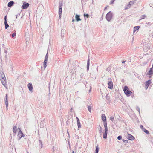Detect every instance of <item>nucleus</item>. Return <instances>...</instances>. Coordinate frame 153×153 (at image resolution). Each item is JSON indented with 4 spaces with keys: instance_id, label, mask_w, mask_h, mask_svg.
I'll return each instance as SVG.
<instances>
[{
    "instance_id": "nucleus-1",
    "label": "nucleus",
    "mask_w": 153,
    "mask_h": 153,
    "mask_svg": "<svg viewBox=\"0 0 153 153\" xmlns=\"http://www.w3.org/2000/svg\"><path fill=\"white\" fill-rule=\"evenodd\" d=\"M0 74L1 79V82L2 84L3 85L7 88V85L6 84V78L4 73L2 72H0Z\"/></svg>"
},
{
    "instance_id": "nucleus-2",
    "label": "nucleus",
    "mask_w": 153,
    "mask_h": 153,
    "mask_svg": "<svg viewBox=\"0 0 153 153\" xmlns=\"http://www.w3.org/2000/svg\"><path fill=\"white\" fill-rule=\"evenodd\" d=\"M125 94L128 97H129L131 95L132 92L130 91L128 87L127 86H125L123 89Z\"/></svg>"
},
{
    "instance_id": "nucleus-3",
    "label": "nucleus",
    "mask_w": 153,
    "mask_h": 153,
    "mask_svg": "<svg viewBox=\"0 0 153 153\" xmlns=\"http://www.w3.org/2000/svg\"><path fill=\"white\" fill-rule=\"evenodd\" d=\"M112 17V13L111 12L109 11L108 12L106 15V18L107 20L109 22L111 20Z\"/></svg>"
},
{
    "instance_id": "nucleus-4",
    "label": "nucleus",
    "mask_w": 153,
    "mask_h": 153,
    "mask_svg": "<svg viewBox=\"0 0 153 153\" xmlns=\"http://www.w3.org/2000/svg\"><path fill=\"white\" fill-rule=\"evenodd\" d=\"M19 130V132H18V136L19 137V140H20L22 137H23L24 136V134H23V133L22 132V131H21L20 128H18L17 130Z\"/></svg>"
},
{
    "instance_id": "nucleus-5",
    "label": "nucleus",
    "mask_w": 153,
    "mask_h": 153,
    "mask_svg": "<svg viewBox=\"0 0 153 153\" xmlns=\"http://www.w3.org/2000/svg\"><path fill=\"white\" fill-rule=\"evenodd\" d=\"M29 5V4L28 3L24 2L23 5L21 7V8L22 9H26L27 8Z\"/></svg>"
},
{
    "instance_id": "nucleus-6",
    "label": "nucleus",
    "mask_w": 153,
    "mask_h": 153,
    "mask_svg": "<svg viewBox=\"0 0 153 153\" xmlns=\"http://www.w3.org/2000/svg\"><path fill=\"white\" fill-rule=\"evenodd\" d=\"M62 2L61 1H60L59 2V13H60L61 12H62Z\"/></svg>"
},
{
    "instance_id": "nucleus-7",
    "label": "nucleus",
    "mask_w": 153,
    "mask_h": 153,
    "mask_svg": "<svg viewBox=\"0 0 153 153\" xmlns=\"http://www.w3.org/2000/svg\"><path fill=\"white\" fill-rule=\"evenodd\" d=\"M27 86L29 90L31 92H33V88L31 83H29L27 85Z\"/></svg>"
},
{
    "instance_id": "nucleus-8",
    "label": "nucleus",
    "mask_w": 153,
    "mask_h": 153,
    "mask_svg": "<svg viewBox=\"0 0 153 153\" xmlns=\"http://www.w3.org/2000/svg\"><path fill=\"white\" fill-rule=\"evenodd\" d=\"M108 87L110 89H112L113 88V84L112 81H109L108 82Z\"/></svg>"
},
{
    "instance_id": "nucleus-9",
    "label": "nucleus",
    "mask_w": 153,
    "mask_h": 153,
    "mask_svg": "<svg viewBox=\"0 0 153 153\" xmlns=\"http://www.w3.org/2000/svg\"><path fill=\"white\" fill-rule=\"evenodd\" d=\"M101 117L102 119L104 122V123H105V122L107 123V122L106 121V117L104 114H102Z\"/></svg>"
},
{
    "instance_id": "nucleus-10",
    "label": "nucleus",
    "mask_w": 153,
    "mask_h": 153,
    "mask_svg": "<svg viewBox=\"0 0 153 153\" xmlns=\"http://www.w3.org/2000/svg\"><path fill=\"white\" fill-rule=\"evenodd\" d=\"M127 138L130 140H133L135 139L134 137L132 135L128 134V136H127Z\"/></svg>"
},
{
    "instance_id": "nucleus-11",
    "label": "nucleus",
    "mask_w": 153,
    "mask_h": 153,
    "mask_svg": "<svg viewBox=\"0 0 153 153\" xmlns=\"http://www.w3.org/2000/svg\"><path fill=\"white\" fill-rule=\"evenodd\" d=\"M151 80L150 79L149 80H148L146 82L145 86L146 87H147L146 89H147L148 88L150 84L151 83Z\"/></svg>"
},
{
    "instance_id": "nucleus-12",
    "label": "nucleus",
    "mask_w": 153,
    "mask_h": 153,
    "mask_svg": "<svg viewBox=\"0 0 153 153\" xmlns=\"http://www.w3.org/2000/svg\"><path fill=\"white\" fill-rule=\"evenodd\" d=\"M5 105L6 108H7L8 106V102L7 99V94H6L5 96Z\"/></svg>"
},
{
    "instance_id": "nucleus-13",
    "label": "nucleus",
    "mask_w": 153,
    "mask_h": 153,
    "mask_svg": "<svg viewBox=\"0 0 153 153\" xmlns=\"http://www.w3.org/2000/svg\"><path fill=\"white\" fill-rule=\"evenodd\" d=\"M153 74V68L152 67L150 69L149 71L147 73V74L150 75H152Z\"/></svg>"
},
{
    "instance_id": "nucleus-14",
    "label": "nucleus",
    "mask_w": 153,
    "mask_h": 153,
    "mask_svg": "<svg viewBox=\"0 0 153 153\" xmlns=\"http://www.w3.org/2000/svg\"><path fill=\"white\" fill-rule=\"evenodd\" d=\"M75 19L76 20L77 22H78L79 21H81V19L80 18V16L79 15L76 14L75 16Z\"/></svg>"
},
{
    "instance_id": "nucleus-15",
    "label": "nucleus",
    "mask_w": 153,
    "mask_h": 153,
    "mask_svg": "<svg viewBox=\"0 0 153 153\" xmlns=\"http://www.w3.org/2000/svg\"><path fill=\"white\" fill-rule=\"evenodd\" d=\"M104 126L105 127V131L108 132V129L107 126V123L105 122L103 123Z\"/></svg>"
},
{
    "instance_id": "nucleus-16",
    "label": "nucleus",
    "mask_w": 153,
    "mask_h": 153,
    "mask_svg": "<svg viewBox=\"0 0 153 153\" xmlns=\"http://www.w3.org/2000/svg\"><path fill=\"white\" fill-rule=\"evenodd\" d=\"M90 65V59L88 58L87 60V70L88 71L89 69Z\"/></svg>"
},
{
    "instance_id": "nucleus-17",
    "label": "nucleus",
    "mask_w": 153,
    "mask_h": 153,
    "mask_svg": "<svg viewBox=\"0 0 153 153\" xmlns=\"http://www.w3.org/2000/svg\"><path fill=\"white\" fill-rule=\"evenodd\" d=\"M14 1H11L9 2L8 3L7 6L9 7H11L14 4Z\"/></svg>"
},
{
    "instance_id": "nucleus-18",
    "label": "nucleus",
    "mask_w": 153,
    "mask_h": 153,
    "mask_svg": "<svg viewBox=\"0 0 153 153\" xmlns=\"http://www.w3.org/2000/svg\"><path fill=\"white\" fill-rule=\"evenodd\" d=\"M140 26H137L134 27L133 30L134 32H135L136 31L138 30L140 28Z\"/></svg>"
},
{
    "instance_id": "nucleus-19",
    "label": "nucleus",
    "mask_w": 153,
    "mask_h": 153,
    "mask_svg": "<svg viewBox=\"0 0 153 153\" xmlns=\"http://www.w3.org/2000/svg\"><path fill=\"white\" fill-rule=\"evenodd\" d=\"M48 60H44V62H43V66L44 69H45L47 66V63Z\"/></svg>"
},
{
    "instance_id": "nucleus-20",
    "label": "nucleus",
    "mask_w": 153,
    "mask_h": 153,
    "mask_svg": "<svg viewBox=\"0 0 153 153\" xmlns=\"http://www.w3.org/2000/svg\"><path fill=\"white\" fill-rule=\"evenodd\" d=\"M108 132L105 131L103 134V138L104 139H106L107 138V134Z\"/></svg>"
},
{
    "instance_id": "nucleus-21",
    "label": "nucleus",
    "mask_w": 153,
    "mask_h": 153,
    "mask_svg": "<svg viewBox=\"0 0 153 153\" xmlns=\"http://www.w3.org/2000/svg\"><path fill=\"white\" fill-rule=\"evenodd\" d=\"M4 25L6 29H7L9 27V25L7 22H4Z\"/></svg>"
},
{
    "instance_id": "nucleus-22",
    "label": "nucleus",
    "mask_w": 153,
    "mask_h": 153,
    "mask_svg": "<svg viewBox=\"0 0 153 153\" xmlns=\"http://www.w3.org/2000/svg\"><path fill=\"white\" fill-rule=\"evenodd\" d=\"M136 1V0H134V1H131L130 2H129V4L131 6L133 5Z\"/></svg>"
},
{
    "instance_id": "nucleus-23",
    "label": "nucleus",
    "mask_w": 153,
    "mask_h": 153,
    "mask_svg": "<svg viewBox=\"0 0 153 153\" xmlns=\"http://www.w3.org/2000/svg\"><path fill=\"white\" fill-rule=\"evenodd\" d=\"M17 130V126H14L13 128V132L15 134L16 132V131Z\"/></svg>"
},
{
    "instance_id": "nucleus-24",
    "label": "nucleus",
    "mask_w": 153,
    "mask_h": 153,
    "mask_svg": "<svg viewBox=\"0 0 153 153\" xmlns=\"http://www.w3.org/2000/svg\"><path fill=\"white\" fill-rule=\"evenodd\" d=\"M40 137L39 138V145H41V148H42L43 147V144H42V141L40 139Z\"/></svg>"
},
{
    "instance_id": "nucleus-25",
    "label": "nucleus",
    "mask_w": 153,
    "mask_h": 153,
    "mask_svg": "<svg viewBox=\"0 0 153 153\" xmlns=\"http://www.w3.org/2000/svg\"><path fill=\"white\" fill-rule=\"evenodd\" d=\"M142 130L144 131V132L146 133L147 134H149V131L145 128H142Z\"/></svg>"
},
{
    "instance_id": "nucleus-26",
    "label": "nucleus",
    "mask_w": 153,
    "mask_h": 153,
    "mask_svg": "<svg viewBox=\"0 0 153 153\" xmlns=\"http://www.w3.org/2000/svg\"><path fill=\"white\" fill-rule=\"evenodd\" d=\"M77 126H78V128H80L81 127V125L80 124V123L79 120V121H77Z\"/></svg>"
},
{
    "instance_id": "nucleus-27",
    "label": "nucleus",
    "mask_w": 153,
    "mask_h": 153,
    "mask_svg": "<svg viewBox=\"0 0 153 153\" xmlns=\"http://www.w3.org/2000/svg\"><path fill=\"white\" fill-rule=\"evenodd\" d=\"M99 150V148L98 147V146L97 145L96 147L95 153H98Z\"/></svg>"
},
{
    "instance_id": "nucleus-28",
    "label": "nucleus",
    "mask_w": 153,
    "mask_h": 153,
    "mask_svg": "<svg viewBox=\"0 0 153 153\" xmlns=\"http://www.w3.org/2000/svg\"><path fill=\"white\" fill-rule=\"evenodd\" d=\"M84 16L85 17H85H86L87 18H88L89 17V15L88 14H84Z\"/></svg>"
},
{
    "instance_id": "nucleus-29",
    "label": "nucleus",
    "mask_w": 153,
    "mask_h": 153,
    "mask_svg": "<svg viewBox=\"0 0 153 153\" xmlns=\"http://www.w3.org/2000/svg\"><path fill=\"white\" fill-rule=\"evenodd\" d=\"M88 111L91 112V106L88 105Z\"/></svg>"
},
{
    "instance_id": "nucleus-30",
    "label": "nucleus",
    "mask_w": 153,
    "mask_h": 153,
    "mask_svg": "<svg viewBox=\"0 0 153 153\" xmlns=\"http://www.w3.org/2000/svg\"><path fill=\"white\" fill-rule=\"evenodd\" d=\"M48 51H47V53L46 54V56H45V60H47L48 59Z\"/></svg>"
},
{
    "instance_id": "nucleus-31",
    "label": "nucleus",
    "mask_w": 153,
    "mask_h": 153,
    "mask_svg": "<svg viewBox=\"0 0 153 153\" xmlns=\"http://www.w3.org/2000/svg\"><path fill=\"white\" fill-rule=\"evenodd\" d=\"M130 7H131V6L129 4L128 5L125 7V10H126V9H128Z\"/></svg>"
},
{
    "instance_id": "nucleus-32",
    "label": "nucleus",
    "mask_w": 153,
    "mask_h": 153,
    "mask_svg": "<svg viewBox=\"0 0 153 153\" xmlns=\"http://www.w3.org/2000/svg\"><path fill=\"white\" fill-rule=\"evenodd\" d=\"M136 109L138 111V112H139V114H140V108H139V107L138 106H137L136 107Z\"/></svg>"
},
{
    "instance_id": "nucleus-33",
    "label": "nucleus",
    "mask_w": 153,
    "mask_h": 153,
    "mask_svg": "<svg viewBox=\"0 0 153 153\" xmlns=\"http://www.w3.org/2000/svg\"><path fill=\"white\" fill-rule=\"evenodd\" d=\"M122 138V137L121 135H119L117 137V139L118 140H120Z\"/></svg>"
},
{
    "instance_id": "nucleus-34",
    "label": "nucleus",
    "mask_w": 153,
    "mask_h": 153,
    "mask_svg": "<svg viewBox=\"0 0 153 153\" xmlns=\"http://www.w3.org/2000/svg\"><path fill=\"white\" fill-rule=\"evenodd\" d=\"M117 118L119 120H121V118L119 116L117 115Z\"/></svg>"
},
{
    "instance_id": "nucleus-35",
    "label": "nucleus",
    "mask_w": 153,
    "mask_h": 153,
    "mask_svg": "<svg viewBox=\"0 0 153 153\" xmlns=\"http://www.w3.org/2000/svg\"><path fill=\"white\" fill-rule=\"evenodd\" d=\"M123 141L125 143H128V140H126L124 139H123Z\"/></svg>"
},
{
    "instance_id": "nucleus-36",
    "label": "nucleus",
    "mask_w": 153,
    "mask_h": 153,
    "mask_svg": "<svg viewBox=\"0 0 153 153\" xmlns=\"http://www.w3.org/2000/svg\"><path fill=\"white\" fill-rule=\"evenodd\" d=\"M110 119L111 121H114V118L113 116H112L110 117Z\"/></svg>"
},
{
    "instance_id": "nucleus-37",
    "label": "nucleus",
    "mask_w": 153,
    "mask_h": 153,
    "mask_svg": "<svg viewBox=\"0 0 153 153\" xmlns=\"http://www.w3.org/2000/svg\"><path fill=\"white\" fill-rule=\"evenodd\" d=\"M99 126L100 127V129L99 130V132L100 133H101L102 132V127L100 126Z\"/></svg>"
},
{
    "instance_id": "nucleus-38",
    "label": "nucleus",
    "mask_w": 153,
    "mask_h": 153,
    "mask_svg": "<svg viewBox=\"0 0 153 153\" xmlns=\"http://www.w3.org/2000/svg\"><path fill=\"white\" fill-rule=\"evenodd\" d=\"M146 16L145 15H143L141 18L140 19H144Z\"/></svg>"
},
{
    "instance_id": "nucleus-39",
    "label": "nucleus",
    "mask_w": 153,
    "mask_h": 153,
    "mask_svg": "<svg viewBox=\"0 0 153 153\" xmlns=\"http://www.w3.org/2000/svg\"><path fill=\"white\" fill-rule=\"evenodd\" d=\"M16 33L15 32V33H13L12 35V36L13 37L15 36H16Z\"/></svg>"
},
{
    "instance_id": "nucleus-40",
    "label": "nucleus",
    "mask_w": 153,
    "mask_h": 153,
    "mask_svg": "<svg viewBox=\"0 0 153 153\" xmlns=\"http://www.w3.org/2000/svg\"><path fill=\"white\" fill-rule=\"evenodd\" d=\"M4 22H7V15H6L5 16L4 18Z\"/></svg>"
},
{
    "instance_id": "nucleus-41",
    "label": "nucleus",
    "mask_w": 153,
    "mask_h": 153,
    "mask_svg": "<svg viewBox=\"0 0 153 153\" xmlns=\"http://www.w3.org/2000/svg\"><path fill=\"white\" fill-rule=\"evenodd\" d=\"M62 12H61L60 13H59V18H61V16Z\"/></svg>"
},
{
    "instance_id": "nucleus-42",
    "label": "nucleus",
    "mask_w": 153,
    "mask_h": 153,
    "mask_svg": "<svg viewBox=\"0 0 153 153\" xmlns=\"http://www.w3.org/2000/svg\"><path fill=\"white\" fill-rule=\"evenodd\" d=\"M146 24H148V25H148V26H146H146L147 27H148V26H150L151 25V23H150V22H149L148 23H146Z\"/></svg>"
},
{
    "instance_id": "nucleus-43",
    "label": "nucleus",
    "mask_w": 153,
    "mask_h": 153,
    "mask_svg": "<svg viewBox=\"0 0 153 153\" xmlns=\"http://www.w3.org/2000/svg\"><path fill=\"white\" fill-rule=\"evenodd\" d=\"M115 1V0H111V2H110L111 4H113L114 3V1Z\"/></svg>"
},
{
    "instance_id": "nucleus-44",
    "label": "nucleus",
    "mask_w": 153,
    "mask_h": 153,
    "mask_svg": "<svg viewBox=\"0 0 153 153\" xmlns=\"http://www.w3.org/2000/svg\"><path fill=\"white\" fill-rule=\"evenodd\" d=\"M140 127L142 129V128H144L143 127V125H141L140 126Z\"/></svg>"
},
{
    "instance_id": "nucleus-45",
    "label": "nucleus",
    "mask_w": 153,
    "mask_h": 153,
    "mask_svg": "<svg viewBox=\"0 0 153 153\" xmlns=\"http://www.w3.org/2000/svg\"><path fill=\"white\" fill-rule=\"evenodd\" d=\"M64 33H63V34H61V36L62 38L64 37Z\"/></svg>"
},
{
    "instance_id": "nucleus-46",
    "label": "nucleus",
    "mask_w": 153,
    "mask_h": 153,
    "mask_svg": "<svg viewBox=\"0 0 153 153\" xmlns=\"http://www.w3.org/2000/svg\"><path fill=\"white\" fill-rule=\"evenodd\" d=\"M69 123V122L68 121H67V122H66V124H67V125H68V123Z\"/></svg>"
},
{
    "instance_id": "nucleus-47",
    "label": "nucleus",
    "mask_w": 153,
    "mask_h": 153,
    "mask_svg": "<svg viewBox=\"0 0 153 153\" xmlns=\"http://www.w3.org/2000/svg\"><path fill=\"white\" fill-rule=\"evenodd\" d=\"M77 121L79 120V119L78 117H76Z\"/></svg>"
},
{
    "instance_id": "nucleus-48",
    "label": "nucleus",
    "mask_w": 153,
    "mask_h": 153,
    "mask_svg": "<svg viewBox=\"0 0 153 153\" xmlns=\"http://www.w3.org/2000/svg\"><path fill=\"white\" fill-rule=\"evenodd\" d=\"M125 62H126V61H123L122 62V63L123 64V63H124Z\"/></svg>"
},
{
    "instance_id": "nucleus-49",
    "label": "nucleus",
    "mask_w": 153,
    "mask_h": 153,
    "mask_svg": "<svg viewBox=\"0 0 153 153\" xmlns=\"http://www.w3.org/2000/svg\"><path fill=\"white\" fill-rule=\"evenodd\" d=\"M4 52L6 54L7 53V51H4Z\"/></svg>"
},
{
    "instance_id": "nucleus-50",
    "label": "nucleus",
    "mask_w": 153,
    "mask_h": 153,
    "mask_svg": "<svg viewBox=\"0 0 153 153\" xmlns=\"http://www.w3.org/2000/svg\"><path fill=\"white\" fill-rule=\"evenodd\" d=\"M109 67H108V68L106 70H107V71H108V70H109Z\"/></svg>"
},
{
    "instance_id": "nucleus-51",
    "label": "nucleus",
    "mask_w": 153,
    "mask_h": 153,
    "mask_svg": "<svg viewBox=\"0 0 153 153\" xmlns=\"http://www.w3.org/2000/svg\"><path fill=\"white\" fill-rule=\"evenodd\" d=\"M74 21H75V20H74V19H73L72 20V21L73 22Z\"/></svg>"
},
{
    "instance_id": "nucleus-52",
    "label": "nucleus",
    "mask_w": 153,
    "mask_h": 153,
    "mask_svg": "<svg viewBox=\"0 0 153 153\" xmlns=\"http://www.w3.org/2000/svg\"><path fill=\"white\" fill-rule=\"evenodd\" d=\"M72 108H71V112H72Z\"/></svg>"
},
{
    "instance_id": "nucleus-53",
    "label": "nucleus",
    "mask_w": 153,
    "mask_h": 153,
    "mask_svg": "<svg viewBox=\"0 0 153 153\" xmlns=\"http://www.w3.org/2000/svg\"><path fill=\"white\" fill-rule=\"evenodd\" d=\"M107 95H108L107 94V95H106V97H107L106 98V99H108V97H107Z\"/></svg>"
},
{
    "instance_id": "nucleus-54",
    "label": "nucleus",
    "mask_w": 153,
    "mask_h": 153,
    "mask_svg": "<svg viewBox=\"0 0 153 153\" xmlns=\"http://www.w3.org/2000/svg\"><path fill=\"white\" fill-rule=\"evenodd\" d=\"M107 95H108L107 94V95H106V97H107L106 98V99H108V97H107Z\"/></svg>"
},
{
    "instance_id": "nucleus-55",
    "label": "nucleus",
    "mask_w": 153,
    "mask_h": 153,
    "mask_svg": "<svg viewBox=\"0 0 153 153\" xmlns=\"http://www.w3.org/2000/svg\"><path fill=\"white\" fill-rule=\"evenodd\" d=\"M72 153H74V151H73L72 152Z\"/></svg>"
},
{
    "instance_id": "nucleus-56",
    "label": "nucleus",
    "mask_w": 153,
    "mask_h": 153,
    "mask_svg": "<svg viewBox=\"0 0 153 153\" xmlns=\"http://www.w3.org/2000/svg\"><path fill=\"white\" fill-rule=\"evenodd\" d=\"M16 19L17 18V15H16Z\"/></svg>"
},
{
    "instance_id": "nucleus-57",
    "label": "nucleus",
    "mask_w": 153,
    "mask_h": 153,
    "mask_svg": "<svg viewBox=\"0 0 153 153\" xmlns=\"http://www.w3.org/2000/svg\"><path fill=\"white\" fill-rule=\"evenodd\" d=\"M91 91V89H90L89 90V92H90Z\"/></svg>"
},
{
    "instance_id": "nucleus-58",
    "label": "nucleus",
    "mask_w": 153,
    "mask_h": 153,
    "mask_svg": "<svg viewBox=\"0 0 153 153\" xmlns=\"http://www.w3.org/2000/svg\"><path fill=\"white\" fill-rule=\"evenodd\" d=\"M147 48H148V49H149V47H148Z\"/></svg>"
},
{
    "instance_id": "nucleus-59",
    "label": "nucleus",
    "mask_w": 153,
    "mask_h": 153,
    "mask_svg": "<svg viewBox=\"0 0 153 153\" xmlns=\"http://www.w3.org/2000/svg\"><path fill=\"white\" fill-rule=\"evenodd\" d=\"M151 76H149V77L150 78H151Z\"/></svg>"
},
{
    "instance_id": "nucleus-60",
    "label": "nucleus",
    "mask_w": 153,
    "mask_h": 153,
    "mask_svg": "<svg viewBox=\"0 0 153 153\" xmlns=\"http://www.w3.org/2000/svg\"><path fill=\"white\" fill-rule=\"evenodd\" d=\"M106 7H105V9H104V10H105V9H106Z\"/></svg>"
},
{
    "instance_id": "nucleus-61",
    "label": "nucleus",
    "mask_w": 153,
    "mask_h": 153,
    "mask_svg": "<svg viewBox=\"0 0 153 153\" xmlns=\"http://www.w3.org/2000/svg\"><path fill=\"white\" fill-rule=\"evenodd\" d=\"M68 135H69V133L68 131Z\"/></svg>"
},
{
    "instance_id": "nucleus-62",
    "label": "nucleus",
    "mask_w": 153,
    "mask_h": 153,
    "mask_svg": "<svg viewBox=\"0 0 153 153\" xmlns=\"http://www.w3.org/2000/svg\"><path fill=\"white\" fill-rule=\"evenodd\" d=\"M144 47H145V45H144Z\"/></svg>"
},
{
    "instance_id": "nucleus-63",
    "label": "nucleus",
    "mask_w": 153,
    "mask_h": 153,
    "mask_svg": "<svg viewBox=\"0 0 153 153\" xmlns=\"http://www.w3.org/2000/svg\"><path fill=\"white\" fill-rule=\"evenodd\" d=\"M28 153H29L28 152Z\"/></svg>"
}]
</instances>
